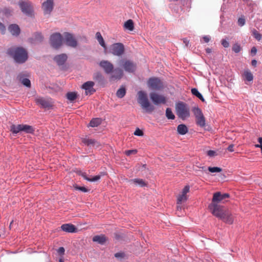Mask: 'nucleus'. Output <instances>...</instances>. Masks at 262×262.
<instances>
[{"instance_id": "1", "label": "nucleus", "mask_w": 262, "mask_h": 262, "mask_svg": "<svg viewBox=\"0 0 262 262\" xmlns=\"http://www.w3.org/2000/svg\"><path fill=\"white\" fill-rule=\"evenodd\" d=\"M210 211L213 215L227 224H232L234 222L233 216L231 212L221 205H212L210 206Z\"/></svg>"}, {"instance_id": "2", "label": "nucleus", "mask_w": 262, "mask_h": 262, "mask_svg": "<svg viewBox=\"0 0 262 262\" xmlns=\"http://www.w3.org/2000/svg\"><path fill=\"white\" fill-rule=\"evenodd\" d=\"M7 54L12 57L18 63L25 62L28 58V52L25 49L21 47H13L9 48Z\"/></svg>"}, {"instance_id": "3", "label": "nucleus", "mask_w": 262, "mask_h": 262, "mask_svg": "<svg viewBox=\"0 0 262 262\" xmlns=\"http://www.w3.org/2000/svg\"><path fill=\"white\" fill-rule=\"evenodd\" d=\"M10 130L13 135H21L23 133L33 134L35 128L31 125L20 124H12L10 126Z\"/></svg>"}, {"instance_id": "4", "label": "nucleus", "mask_w": 262, "mask_h": 262, "mask_svg": "<svg viewBox=\"0 0 262 262\" xmlns=\"http://www.w3.org/2000/svg\"><path fill=\"white\" fill-rule=\"evenodd\" d=\"M176 111L179 118L183 120L190 117L189 108L184 102L179 101L176 104Z\"/></svg>"}, {"instance_id": "5", "label": "nucleus", "mask_w": 262, "mask_h": 262, "mask_svg": "<svg viewBox=\"0 0 262 262\" xmlns=\"http://www.w3.org/2000/svg\"><path fill=\"white\" fill-rule=\"evenodd\" d=\"M138 102L141 104L143 108L146 109L147 111L152 112L154 110V106L149 102L146 94L142 91L138 93Z\"/></svg>"}, {"instance_id": "6", "label": "nucleus", "mask_w": 262, "mask_h": 262, "mask_svg": "<svg viewBox=\"0 0 262 262\" xmlns=\"http://www.w3.org/2000/svg\"><path fill=\"white\" fill-rule=\"evenodd\" d=\"M148 88L154 91H161L164 89L163 82L158 77H152L149 78L147 81Z\"/></svg>"}, {"instance_id": "7", "label": "nucleus", "mask_w": 262, "mask_h": 262, "mask_svg": "<svg viewBox=\"0 0 262 262\" xmlns=\"http://www.w3.org/2000/svg\"><path fill=\"white\" fill-rule=\"evenodd\" d=\"M118 65L128 73H133L136 70V64L132 60L120 59L118 62Z\"/></svg>"}, {"instance_id": "8", "label": "nucleus", "mask_w": 262, "mask_h": 262, "mask_svg": "<svg viewBox=\"0 0 262 262\" xmlns=\"http://www.w3.org/2000/svg\"><path fill=\"white\" fill-rule=\"evenodd\" d=\"M63 37L60 33H54L50 37V42L52 47L59 49L62 44Z\"/></svg>"}, {"instance_id": "9", "label": "nucleus", "mask_w": 262, "mask_h": 262, "mask_svg": "<svg viewBox=\"0 0 262 262\" xmlns=\"http://www.w3.org/2000/svg\"><path fill=\"white\" fill-rule=\"evenodd\" d=\"M18 5L21 12L27 16H31L33 13V8L29 2L20 1Z\"/></svg>"}, {"instance_id": "10", "label": "nucleus", "mask_w": 262, "mask_h": 262, "mask_svg": "<svg viewBox=\"0 0 262 262\" xmlns=\"http://www.w3.org/2000/svg\"><path fill=\"white\" fill-rule=\"evenodd\" d=\"M124 46L122 43H115L110 48V52L115 56H120L124 52Z\"/></svg>"}, {"instance_id": "11", "label": "nucleus", "mask_w": 262, "mask_h": 262, "mask_svg": "<svg viewBox=\"0 0 262 262\" xmlns=\"http://www.w3.org/2000/svg\"><path fill=\"white\" fill-rule=\"evenodd\" d=\"M229 194L228 193L222 194L220 191L214 193L212 199V203L209 204L208 206L209 209L210 210V206L212 205H217V203H219L224 200L229 198Z\"/></svg>"}, {"instance_id": "12", "label": "nucleus", "mask_w": 262, "mask_h": 262, "mask_svg": "<svg viewBox=\"0 0 262 262\" xmlns=\"http://www.w3.org/2000/svg\"><path fill=\"white\" fill-rule=\"evenodd\" d=\"M35 101L37 104L39 105L42 108L49 110L53 106L51 99L38 97L35 99Z\"/></svg>"}, {"instance_id": "13", "label": "nucleus", "mask_w": 262, "mask_h": 262, "mask_svg": "<svg viewBox=\"0 0 262 262\" xmlns=\"http://www.w3.org/2000/svg\"><path fill=\"white\" fill-rule=\"evenodd\" d=\"M149 97L152 103L156 105L160 104H165L166 102V98L164 96L156 93H150Z\"/></svg>"}, {"instance_id": "14", "label": "nucleus", "mask_w": 262, "mask_h": 262, "mask_svg": "<svg viewBox=\"0 0 262 262\" xmlns=\"http://www.w3.org/2000/svg\"><path fill=\"white\" fill-rule=\"evenodd\" d=\"M63 36L66 44L68 46L73 48L76 47L77 46V41L72 34L69 32H64Z\"/></svg>"}, {"instance_id": "15", "label": "nucleus", "mask_w": 262, "mask_h": 262, "mask_svg": "<svg viewBox=\"0 0 262 262\" xmlns=\"http://www.w3.org/2000/svg\"><path fill=\"white\" fill-rule=\"evenodd\" d=\"M99 64L100 67L103 69L106 74H110L112 73L114 69V66L108 60H101Z\"/></svg>"}, {"instance_id": "16", "label": "nucleus", "mask_w": 262, "mask_h": 262, "mask_svg": "<svg viewBox=\"0 0 262 262\" xmlns=\"http://www.w3.org/2000/svg\"><path fill=\"white\" fill-rule=\"evenodd\" d=\"M94 84V82L91 81H86L82 84V88L85 90L86 95H92L96 92L93 88Z\"/></svg>"}, {"instance_id": "17", "label": "nucleus", "mask_w": 262, "mask_h": 262, "mask_svg": "<svg viewBox=\"0 0 262 262\" xmlns=\"http://www.w3.org/2000/svg\"><path fill=\"white\" fill-rule=\"evenodd\" d=\"M68 56L66 54L62 53L56 55L53 59L56 62L58 66H63L67 60Z\"/></svg>"}, {"instance_id": "18", "label": "nucleus", "mask_w": 262, "mask_h": 262, "mask_svg": "<svg viewBox=\"0 0 262 262\" xmlns=\"http://www.w3.org/2000/svg\"><path fill=\"white\" fill-rule=\"evenodd\" d=\"M53 0H47L42 4V8L45 14H50L53 9Z\"/></svg>"}, {"instance_id": "19", "label": "nucleus", "mask_w": 262, "mask_h": 262, "mask_svg": "<svg viewBox=\"0 0 262 262\" xmlns=\"http://www.w3.org/2000/svg\"><path fill=\"white\" fill-rule=\"evenodd\" d=\"M8 29L11 34L14 36H18L20 33V28L15 24L10 25Z\"/></svg>"}, {"instance_id": "20", "label": "nucleus", "mask_w": 262, "mask_h": 262, "mask_svg": "<svg viewBox=\"0 0 262 262\" xmlns=\"http://www.w3.org/2000/svg\"><path fill=\"white\" fill-rule=\"evenodd\" d=\"M61 229L62 231L69 233H75L77 232V228L71 224H64L61 225Z\"/></svg>"}, {"instance_id": "21", "label": "nucleus", "mask_w": 262, "mask_h": 262, "mask_svg": "<svg viewBox=\"0 0 262 262\" xmlns=\"http://www.w3.org/2000/svg\"><path fill=\"white\" fill-rule=\"evenodd\" d=\"M93 79L100 85H104L105 80L103 75L99 72H97L94 74Z\"/></svg>"}, {"instance_id": "22", "label": "nucleus", "mask_w": 262, "mask_h": 262, "mask_svg": "<svg viewBox=\"0 0 262 262\" xmlns=\"http://www.w3.org/2000/svg\"><path fill=\"white\" fill-rule=\"evenodd\" d=\"M113 74L111 76L112 79H120L123 75V72L122 69L117 68L113 70Z\"/></svg>"}, {"instance_id": "23", "label": "nucleus", "mask_w": 262, "mask_h": 262, "mask_svg": "<svg viewBox=\"0 0 262 262\" xmlns=\"http://www.w3.org/2000/svg\"><path fill=\"white\" fill-rule=\"evenodd\" d=\"M82 142L86 146H98L99 143L95 139H90L89 138H82Z\"/></svg>"}, {"instance_id": "24", "label": "nucleus", "mask_w": 262, "mask_h": 262, "mask_svg": "<svg viewBox=\"0 0 262 262\" xmlns=\"http://www.w3.org/2000/svg\"><path fill=\"white\" fill-rule=\"evenodd\" d=\"M30 39L33 43H40L43 41V37L41 33L35 32Z\"/></svg>"}, {"instance_id": "25", "label": "nucleus", "mask_w": 262, "mask_h": 262, "mask_svg": "<svg viewBox=\"0 0 262 262\" xmlns=\"http://www.w3.org/2000/svg\"><path fill=\"white\" fill-rule=\"evenodd\" d=\"M106 237L104 235H95L93 237V241L97 242L100 245H103L106 241Z\"/></svg>"}, {"instance_id": "26", "label": "nucleus", "mask_w": 262, "mask_h": 262, "mask_svg": "<svg viewBox=\"0 0 262 262\" xmlns=\"http://www.w3.org/2000/svg\"><path fill=\"white\" fill-rule=\"evenodd\" d=\"M129 182L130 184L134 183L136 185H139L141 187L147 186V183L143 180L141 179H131L129 181Z\"/></svg>"}, {"instance_id": "27", "label": "nucleus", "mask_w": 262, "mask_h": 262, "mask_svg": "<svg viewBox=\"0 0 262 262\" xmlns=\"http://www.w3.org/2000/svg\"><path fill=\"white\" fill-rule=\"evenodd\" d=\"M177 132L180 135H184L188 133V129L185 124H181L177 126Z\"/></svg>"}, {"instance_id": "28", "label": "nucleus", "mask_w": 262, "mask_h": 262, "mask_svg": "<svg viewBox=\"0 0 262 262\" xmlns=\"http://www.w3.org/2000/svg\"><path fill=\"white\" fill-rule=\"evenodd\" d=\"M18 78L21 83L27 88H30L31 83L30 80L27 78H24L23 75H20L18 76Z\"/></svg>"}, {"instance_id": "29", "label": "nucleus", "mask_w": 262, "mask_h": 262, "mask_svg": "<svg viewBox=\"0 0 262 262\" xmlns=\"http://www.w3.org/2000/svg\"><path fill=\"white\" fill-rule=\"evenodd\" d=\"M101 123V119L99 118H93L90 122L88 126L95 127L98 126Z\"/></svg>"}, {"instance_id": "30", "label": "nucleus", "mask_w": 262, "mask_h": 262, "mask_svg": "<svg viewBox=\"0 0 262 262\" xmlns=\"http://www.w3.org/2000/svg\"><path fill=\"white\" fill-rule=\"evenodd\" d=\"M124 28L130 31H132L134 29V21L132 19H128L127 21H126L123 26Z\"/></svg>"}, {"instance_id": "31", "label": "nucleus", "mask_w": 262, "mask_h": 262, "mask_svg": "<svg viewBox=\"0 0 262 262\" xmlns=\"http://www.w3.org/2000/svg\"><path fill=\"white\" fill-rule=\"evenodd\" d=\"M195 122L197 125L200 127H203L205 126L206 120L204 115H202L195 118Z\"/></svg>"}, {"instance_id": "32", "label": "nucleus", "mask_w": 262, "mask_h": 262, "mask_svg": "<svg viewBox=\"0 0 262 262\" xmlns=\"http://www.w3.org/2000/svg\"><path fill=\"white\" fill-rule=\"evenodd\" d=\"M191 92L193 96L200 99L202 102H204L205 101L203 95L199 92L196 88H192L191 89Z\"/></svg>"}, {"instance_id": "33", "label": "nucleus", "mask_w": 262, "mask_h": 262, "mask_svg": "<svg viewBox=\"0 0 262 262\" xmlns=\"http://www.w3.org/2000/svg\"><path fill=\"white\" fill-rule=\"evenodd\" d=\"M66 97L70 102H72L77 98L78 95L75 92H68Z\"/></svg>"}, {"instance_id": "34", "label": "nucleus", "mask_w": 262, "mask_h": 262, "mask_svg": "<svg viewBox=\"0 0 262 262\" xmlns=\"http://www.w3.org/2000/svg\"><path fill=\"white\" fill-rule=\"evenodd\" d=\"M243 76L245 80L250 82L253 81V76L249 70H246L244 72Z\"/></svg>"}, {"instance_id": "35", "label": "nucleus", "mask_w": 262, "mask_h": 262, "mask_svg": "<svg viewBox=\"0 0 262 262\" xmlns=\"http://www.w3.org/2000/svg\"><path fill=\"white\" fill-rule=\"evenodd\" d=\"M126 94V89L124 86L120 88L116 92V96L119 98H122Z\"/></svg>"}, {"instance_id": "36", "label": "nucleus", "mask_w": 262, "mask_h": 262, "mask_svg": "<svg viewBox=\"0 0 262 262\" xmlns=\"http://www.w3.org/2000/svg\"><path fill=\"white\" fill-rule=\"evenodd\" d=\"M192 112L195 118L203 115L202 110L198 106L193 107Z\"/></svg>"}, {"instance_id": "37", "label": "nucleus", "mask_w": 262, "mask_h": 262, "mask_svg": "<svg viewBox=\"0 0 262 262\" xmlns=\"http://www.w3.org/2000/svg\"><path fill=\"white\" fill-rule=\"evenodd\" d=\"M96 38L99 42V44L103 48H106V45L104 42V40L101 34V33L99 32H97L96 34Z\"/></svg>"}, {"instance_id": "38", "label": "nucleus", "mask_w": 262, "mask_h": 262, "mask_svg": "<svg viewBox=\"0 0 262 262\" xmlns=\"http://www.w3.org/2000/svg\"><path fill=\"white\" fill-rule=\"evenodd\" d=\"M165 115L168 119L174 120L175 119V116L172 113L171 109L169 107L166 108Z\"/></svg>"}, {"instance_id": "39", "label": "nucleus", "mask_w": 262, "mask_h": 262, "mask_svg": "<svg viewBox=\"0 0 262 262\" xmlns=\"http://www.w3.org/2000/svg\"><path fill=\"white\" fill-rule=\"evenodd\" d=\"M208 170L212 173L220 172L222 169L219 167H208Z\"/></svg>"}, {"instance_id": "40", "label": "nucleus", "mask_w": 262, "mask_h": 262, "mask_svg": "<svg viewBox=\"0 0 262 262\" xmlns=\"http://www.w3.org/2000/svg\"><path fill=\"white\" fill-rule=\"evenodd\" d=\"M186 200H187V196L181 194L179 195L178 197L177 204H180L182 203V202L183 201H186Z\"/></svg>"}, {"instance_id": "41", "label": "nucleus", "mask_w": 262, "mask_h": 262, "mask_svg": "<svg viewBox=\"0 0 262 262\" xmlns=\"http://www.w3.org/2000/svg\"><path fill=\"white\" fill-rule=\"evenodd\" d=\"M114 237L115 239L117 241H121L124 239V235L122 233H115Z\"/></svg>"}, {"instance_id": "42", "label": "nucleus", "mask_w": 262, "mask_h": 262, "mask_svg": "<svg viewBox=\"0 0 262 262\" xmlns=\"http://www.w3.org/2000/svg\"><path fill=\"white\" fill-rule=\"evenodd\" d=\"M232 51L235 53H239L241 50V47L238 43H235L232 47Z\"/></svg>"}, {"instance_id": "43", "label": "nucleus", "mask_w": 262, "mask_h": 262, "mask_svg": "<svg viewBox=\"0 0 262 262\" xmlns=\"http://www.w3.org/2000/svg\"><path fill=\"white\" fill-rule=\"evenodd\" d=\"M115 257L118 259H121L125 256L124 252H120L116 253L114 255Z\"/></svg>"}, {"instance_id": "44", "label": "nucleus", "mask_w": 262, "mask_h": 262, "mask_svg": "<svg viewBox=\"0 0 262 262\" xmlns=\"http://www.w3.org/2000/svg\"><path fill=\"white\" fill-rule=\"evenodd\" d=\"M74 188L76 190H80V191H81L84 192H87L88 191H89V189L88 188H85V187L75 185L74 186Z\"/></svg>"}, {"instance_id": "45", "label": "nucleus", "mask_w": 262, "mask_h": 262, "mask_svg": "<svg viewBox=\"0 0 262 262\" xmlns=\"http://www.w3.org/2000/svg\"><path fill=\"white\" fill-rule=\"evenodd\" d=\"M245 19L244 17H239L237 20V24L239 26L242 27L245 24Z\"/></svg>"}, {"instance_id": "46", "label": "nucleus", "mask_w": 262, "mask_h": 262, "mask_svg": "<svg viewBox=\"0 0 262 262\" xmlns=\"http://www.w3.org/2000/svg\"><path fill=\"white\" fill-rule=\"evenodd\" d=\"M253 36L254 37L255 39H256L257 40H260L261 39V34L258 33V32L254 30L253 31Z\"/></svg>"}, {"instance_id": "47", "label": "nucleus", "mask_w": 262, "mask_h": 262, "mask_svg": "<svg viewBox=\"0 0 262 262\" xmlns=\"http://www.w3.org/2000/svg\"><path fill=\"white\" fill-rule=\"evenodd\" d=\"M134 134L137 136H143L144 133L139 128H137L134 133Z\"/></svg>"}, {"instance_id": "48", "label": "nucleus", "mask_w": 262, "mask_h": 262, "mask_svg": "<svg viewBox=\"0 0 262 262\" xmlns=\"http://www.w3.org/2000/svg\"><path fill=\"white\" fill-rule=\"evenodd\" d=\"M221 44L224 48H228L229 47V43L226 39H222L221 40Z\"/></svg>"}, {"instance_id": "49", "label": "nucleus", "mask_w": 262, "mask_h": 262, "mask_svg": "<svg viewBox=\"0 0 262 262\" xmlns=\"http://www.w3.org/2000/svg\"><path fill=\"white\" fill-rule=\"evenodd\" d=\"M137 152V150L136 149L127 150L125 152V155L127 156H129L132 154H136Z\"/></svg>"}, {"instance_id": "50", "label": "nucleus", "mask_w": 262, "mask_h": 262, "mask_svg": "<svg viewBox=\"0 0 262 262\" xmlns=\"http://www.w3.org/2000/svg\"><path fill=\"white\" fill-rule=\"evenodd\" d=\"M189 185H186L184 188L183 189L182 194H184L185 195H186L187 193H188L189 191Z\"/></svg>"}, {"instance_id": "51", "label": "nucleus", "mask_w": 262, "mask_h": 262, "mask_svg": "<svg viewBox=\"0 0 262 262\" xmlns=\"http://www.w3.org/2000/svg\"><path fill=\"white\" fill-rule=\"evenodd\" d=\"M101 178V176L100 175H96L95 176H93L92 178H90L89 182H96L98 181Z\"/></svg>"}, {"instance_id": "52", "label": "nucleus", "mask_w": 262, "mask_h": 262, "mask_svg": "<svg viewBox=\"0 0 262 262\" xmlns=\"http://www.w3.org/2000/svg\"><path fill=\"white\" fill-rule=\"evenodd\" d=\"M65 249L63 247H59L57 250L58 253L60 256H63L64 254Z\"/></svg>"}, {"instance_id": "53", "label": "nucleus", "mask_w": 262, "mask_h": 262, "mask_svg": "<svg viewBox=\"0 0 262 262\" xmlns=\"http://www.w3.org/2000/svg\"><path fill=\"white\" fill-rule=\"evenodd\" d=\"M258 142H259V144H255V146L256 147L260 148L262 151V137H260L258 138Z\"/></svg>"}, {"instance_id": "54", "label": "nucleus", "mask_w": 262, "mask_h": 262, "mask_svg": "<svg viewBox=\"0 0 262 262\" xmlns=\"http://www.w3.org/2000/svg\"><path fill=\"white\" fill-rule=\"evenodd\" d=\"M0 31L2 34H4L6 32V27L5 25L0 22Z\"/></svg>"}, {"instance_id": "55", "label": "nucleus", "mask_w": 262, "mask_h": 262, "mask_svg": "<svg viewBox=\"0 0 262 262\" xmlns=\"http://www.w3.org/2000/svg\"><path fill=\"white\" fill-rule=\"evenodd\" d=\"M257 49L255 47H253L250 51V55L251 56H254L256 55L257 53Z\"/></svg>"}, {"instance_id": "56", "label": "nucleus", "mask_w": 262, "mask_h": 262, "mask_svg": "<svg viewBox=\"0 0 262 262\" xmlns=\"http://www.w3.org/2000/svg\"><path fill=\"white\" fill-rule=\"evenodd\" d=\"M2 11L5 15H9L11 12V10L8 8H5L3 10H2Z\"/></svg>"}, {"instance_id": "57", "label": "nucleus", "mask_w": 262, "mask_h": 262, "mask_svg": "<svg viewBox=\"0 0 262 262\" xmlns=\"http://www.w3.org/2000/svg\"><path fill=\"white\" fill-rule=\"evenodd\" d=\"M215 155V151L212 150H209L207 151V155L209 157H213Z\"/></svg>"}, {"instance_id": "58", "label": "nucleus", "mask_w": 262, "mask_h": 262, "mask_svg": "<svg viewBox=\"0 0 262 262\" xmlns=\"http://www.w3.org/2000/svg\"><path fill=\"white\" fill-rule=\"evenodd\" d=\"M210 36L209 35L204 36L203 39L205 42H208L210 40Z\"/></svg>"}, {"instance_id": "59", "label": "nucleus", "mask_w": 262, "mask_h": 262, "mask_svg": "<svg viewBox=\"0 0 262 262\" xmlns=\"http://www.w3.org/2000/svg\"><path fill=\"white\" fill-rule=\"evenodd\" d=\"M81 176L86 180H87L88 181H89L90 178H89L87 175H86V173L85 172H82L81 173Z\"/></svg>"}, {"instance_id": "60", "label": "nucleus", "mask_w": 262, "mask_h": 262, "mask_svg": "<svg viewBox=\"0 0 262 262\" xmlns=\"http://www.w3.org/2000/svg\"><path fill=\"white\" fill-rule=\"evenodd\" d=\"M234 146L233 144H230V145L228 146V148H227V149L229 151H230V152H232L234 151Z\"/></svg>"}, {"instance_id": "61", "label": "nucleus", "mask_w": 262, "mask_h": 262, "mask_svg": "<svg viewBox=\"0 0 262 262\" xmlns=\"http://www.w3.org/2000/svg\"><path fill=\"white\" fill-rule=\"evenodd\" d=\"M146 168V164H143V165H141L139 167V170L143 171V170H145Z\"/></svg>"}, {"instance_id": "62", "label": "nucleus", "mask_w": 262, "mask_h": 262, "mask_svg": "<svg viewBox=\"0 0 262 262\" xmlns=\"http://www.w3.org/2000/svg\"><path fill=\"white\" fill-rule=\"evenodd\" d=\"M257 61L255 59H253L252 61H251V65L253 67H256V64H257Z\"/></svg>"}, {"instance_id": "63", "label": "nucleus", "mask_w": 262, "mask_h": 262, "mask_svg": "<svg viewBox=\"0 0 262 262\" xmlns=\"http://www.w3.org/2000/svg\"><path fill=\"white\" fill-rule=\"evenodd\" d=\"M183 42L185 44V46L186 47H187L188 45V43H189V40L186 38H183Z\"/></svg>"}, {"instance_id": "64", "label": "nucleus", "mask_w": 262, "mask_h": 262, "mask_svg": "<svg viewBox=\"0 0 262 262\" xmlns=\"http://www.w3.org/2000/svg\"><path fill=\"white\" fill-rule=\"evenodd\" d=\"M206 52L208 54H210L212 52V50L210 48H206L205 49Z\"/></svg>"}]
</instances>
